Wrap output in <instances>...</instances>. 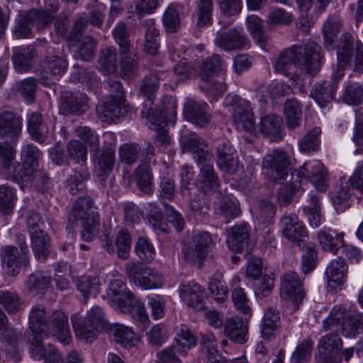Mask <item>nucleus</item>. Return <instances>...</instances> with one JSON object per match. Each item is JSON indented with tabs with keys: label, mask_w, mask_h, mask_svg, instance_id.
Masks as SVG:
<instances>
[{
	"label": "nucleus",
	"mask_w": 363,
	"mask_h": 363,
	"mask_svg": "<svg viewBox=\"0 0 363 363\" xmlns=\"http://www.w3.org/2000/svg\"><path fill=\"white\" fill-rule=\"evenodd\" d=\"M27 128L33 140L39 143L45 140L48 135V127L40 113H33L30 116Z\"/></svg>",
	"instance_id": "4c0bfd02"
},
{
	"label": "nucleus",
	"mask_w": 363,
	"mask_h": 363,
	"mask_svg": "<svg viewBox=\"0 0 363 363\" xmlns=\"http://www.w3.org/2000/svg\"><path fill=\"white\" fill-rule=\"evenodd\" d=\"M183 301L189 307L200 311L204 308V298L206 293L200 285L191 281L182 284L179 289Z\"/></svg>",
	"instance_id": "6ab92c4d"
},
{
	"label": "nucleus",
	"mask_w": 363,
	"mask_h": 363,
	"mask_svg": "<svg viewBox=\"0 0 363 363\" xmlns=\"http://www.w3.org/2000/svg\"><path fill=\"white\" fill-rule=\"evenodd\" d=\"M299 179V187L303 188L308 179L318 191H325L329 186L328 172L319 160L305 162L293 173V178Z\"/></svg>",
	"instance_id": "1a4fd4ad"
},
{
	"label": "nucleus",
	"mask_w": 363,
	"mask_h": 363,
	"mask_svg": "<svg viewBox=\"0 0 363 363\" xmlns=\"http://www.w3.org/2000/svg\"><path fill=\"white\" fill-rule=\"evenodd\" d=\"M176 108L177 103L175 100L172 97H167L164 99L160 113H153L149 111H142V116L147 118L150 125L153 126L152 128L157 132L156 138L161 145L170 143V138L164 129L163 124L174 125L177 117ZM150 128H152L150 126Z\"/></svg>",
	"instance_id": "423d86ee"
},
{
	"label": "nucleus",
	"mask_w": 363,
	"mask_h": 363,
	"mask_svg": "<svg viewBox=\"0 0 363 363\" xmlns=\"http://www.w3.org/2000/svg\"><path fill=\"white\" fill-rule=\"evenodd\" d=\"M218 165L220 169L229 174L235 173L238 168V157L237 153L229 144H223L218 150Z\"/></svg>",
	"instance_id": "2f4dec72"
},
{
	"label": "nucleus",
	"mask_w": 363,
	"mask_h": 363,
	"mask_svg": "<svg viewBox=\"0 0 363 363\" xmlns=\"http://www.w3.org/2000/svg\"><path fill=\"white\" fill-rule=\"evenodd\" d=\"M31 246L35 257L45 262L50 252V238L43 231H32Z\"/></svg>",
	"instance_id": "72a5a7b5"
},
{
	"label": "nucleus",
	"mask_w": 363,
	"mask_h": 363,
	"mask_svg": "<svg viewBox=\"0 0 363 363\" xmlns=\"http://www.w3.org/2000/svg\"><path fill=\"white\" fill-rule=\"evenodd\" d=\"M96 41L90 35L82 38L81 44L75 53V57L84 61L90 60L95 52Z\"/></svg>",
	"instance_id": "e2e57ef3"
},
{
	"label": "nucleus",
	"mask_w": 363,
	"mask_h": 363,
	"mask_svg": "<svg viewBox=\"0 0 363 363\" xmlns=\"http://www.w3.org/2000/svg\"><path fill=\"white\" fill-rule=\"evenodd\" d=\"M99 63L106 74H111L115 73L118 67L116 48L107 47L103 49L100 52Z\"/></svg>",
	"instance_id": "603ef678"
},
{
	"label": "nucleus",
	"mask_w": 363,
	"mask_h": 363,
	"mask_svg": "<svg viewBox=\"0 0 363 363\" xmlns=\"http://www.w3.org/2000/svg\"><path fill=\"white\" fill-rule=\"evenodd\" d=\"M41 153L33 144L24 145L21 148V164L13 168V176L25 185L34 184L41 174L38 170V160Z\"/></svg>",
	"instance_id": "39448f33"
},
{
	"label": "nucleus",
	"mask_w": 363,
	"mask_h": 363,
	"mask_svg": "<svg viewBox=\"0 0 363 363\" xmlns=\"http://www.w3.org/2000/svg\"><path fill=\"white\" fill-rule=\"evenodd\" d=\"M207 105L205 103L197 101L193 99H186L184 106L185 118L199 126H204L211 119L206 112Z\"/></svg>",
	"instance_id": "aec40b11"
},
{
	"label": "nucleus",
	"mask_w": 363,
	"mask_h": 363,
	"mask_svg": "<svg viewBox=\"0 0 363 363\" xmlns=\"http://www.w3.org/2000/svg\"><path fill=\"white\" fill-rule=\"evenodd\" d=\"M19 248L6 245L0 250L2 267L9 276L18 274L22 267L29 264V251L24 239L20 240Z\"/></svg>",
	"instance_id": "9b49d317"
},
{
	"label": "nucleus",
	"mask_w": 363,
	"mask_h": 363,
	"mask_svg": "<svg viewBox=\"0 0 363 363\" xmlns=\"http://www.w3.org/2000/svg\"><path fill=\"white\" fill-rule=\"evenodd\" d=\"M339 329L343 335L348 337H354L363 330V323L354 311L352 314V317L347 318L342 322Z\"/></svg>",
	"instance_id": "13d9d810"
},
{
	"label": "nucleus",
	"mask_w": 363,
	"mask_h": 363,
	"mask_svg": "<svg viewBox=\"0 0 363 363\" xmlns=\"http://www.w3.org/2000/svg\"><path fill=\"white\" fill-rule=\"evenodd\" d=\"M46 311L42 306L33 307L29 315V328L32 338L28 340L32 342L43 341L49 335L55 336L64 344L69 342L70 330L68 318L61 311L52 313L50 325L47 323Z\"/></svg>",
	"instance_id": "f03ea898"
},
{
	"label": "nucleus",
	"mask_w": 363,
	"mask_h": 363,
	"mask_svg": "<svg viewBox=\"0 0 363 363\" xmlns=\"http://www.w3.org/2000/svg\"><path fill=\"white\" fill-rule=\"evenodd\" d=\"M114 340L124 347H130L136 339V335L132 328L124 325L116 323L110 325L108 329Z\"/></svg>",
	"instance_id": "e433bc0d"
},
{
	"label": "nucleus",
	"mask_w": 363,
	"mask_h": 363,
	"mask_svg": "<svg viewBox=\"0 0 363 363\" xmlns=\"http://www.w3.org/2000/svg\"><path fill=\"white\" fill-rule=\"evenodd\" d=\"M321 48L315 42L293 45L283 50L273 62L275 72L288 76L293 65L306 74H315L321 67Z\"/></svg>",
	"instance_id": "f257e3e1"
},
{
	"label": "nucleus",
	"mask_w": 363,
	"mask_h": 363,
	"mask_svg": "<svg viewBox=\"0 0 363 363\" xmlns=\"http://www.w3.org/2000/svg\"><path fill=\"white\" fill-rule=\"evenodd\" d=\"M248 31L255 42L262 48L267 45V35L264 30L263 21L257 16L250 15L246 18Z\"/></svg>",
	"instance_id": "79ce46f5"
},
{
	"label": "nucleus",
	"mask_w": 363,
	"mask_h": 363,
	"mask_svg": "<svg viewBox=\"0 0 363 363\" xmlns=\"http://www.w3.org/2000/svg\"><path fill=\"white\" fill-rule=\"evenodd\" d=\"M71 320L76 336L82 340L94 339L100 332H107L110 325L103 308L99 306L88 310L83 320L77 313L71 317Z\"/></svg>",
	"instance_id": "7ed1b4c3"
},
{
	"label": "nucleus",
	"mask_w": 363,
	"mask_h": 363,
	"mask_svg": "<svg viewBox=\"0 0 363 363\" xmlns=\"http://www.w3.org/2000/svg\"><path fill=\"white\" fill-rule=\"evenodd\" d=\"M135 180L140 191L151 194L154 191L152 175L150 167L145 164H140L135 172Z\"/></svg>",
	"instance_id": "09e8293b"
},
{
	"label": "nucleus",
	"mask_w": 363,
	"mask_h": 363,
	"mask_svg": "<svg viewBox=\"0 0 363 363\" xmlns=\"http://www.w3.org/2000/svg\"><path fill=\"white\" fill-rule=\"evenodd\" d=\"M259 130L272 140L281 138L280 135V119L275 115H265L259 123Z\"/></svg>",
	"instance_id": "ea45409f"
},
{
	"label": "nucleus",
	"mask_w": 363,
	"mask_h": 363,
	"mask_svg": "<svg viewBox=\"0 0 363 363\" xmlns=\"http://www.w3.org/2000/svg\"><path fill=\"white\" fill-rule=\"evenodd\" d=\"M337 91L335 83L331 84L329 82H322L315 84L311 91V96L315 101L320 107H323L335 99Z\"/></svg>",
	"instance_id": "473e14b6"
},
{
	"label": "nucleus",
	"mask_w": 363,
	"mask_h": 363,
	"mask_svg": "<svg viewBox=\"0 0 363 363\" xmlns=\"http://www.w3.org/2000/svg\"><path fill=\"white\" fill-rule=\"evenodd\" d=\"M319 198L316 195H311V205L303 208L304 213L308 216V221L313 228H318L322 223V216L319 206Z\"/></svg>",
	"instance_id": "0e129e2a"
},
{
	"label": "nucleus",
	"mask_w": 363,
	"mask_h": 363,
	"mask_svg": "<svg viewBox=\"0 0 363 363\" xmlns=\"http://www.w3.org/2000/svg\"><path fill=\"white\" fill-rule=\"evenodd\" d=\"M135 251L137 255L145 262H151L155 256V249L150 240L143 237L138 238Z\"/></svg>",
	"instance_id": "69168bd1"
},
{
	"label": "nucleus",
	"mask_w": 363,
	"mask_h": 363,
	"mask_svg": "<svg viewBox=\"0 0 363 363\" xmlns=\"http://www.w3.org/2000/svg\"><path fill=\"white\" fill-rule=\"evenodd\" d=\"M320 129L318 127L313 128L300 141V150L303 152L307 153H309L312 151H316L320 145Z\"/></svg>",
	"instance_id": "680f3d73"
},
{
	"label": "nucleus",
	"mask_w": 363,
	"mask_h": 363,
	"mask_svg": "<svg viewBox=\"0 0 363 363\" xmlns=\"http://www.w3.org/2000/svg\"><path fill=\"white\" fill-rule=\"evenodd\" d=\"M116 162L114 150L111 147L98 150L95 156V172L96 174L104 179L113 170Z\"/></svg>",
	"instance_id": "393cba45"
},
{
	"label": "nucleus",
	"mask_w": 363,
	"mask_h": 363,
	"mask_svg": "<svg viewBox=\"0 0 363 363\" xmlns=\"http://www.w3.org/2000/svg\"><path fill=\"white\" fill-rule=\"evenodd\" d=\"M145 26L146 29L144 48L148 54L154 55L157 53L159 48L157 42L159 30L155 26V21L151 18L146 20Z\"/></svg>",
	"instance_id": "3c124183"
},
{
	"label": "nucleus",
	"mask_w": 363,
	"mask_h": 363,
	"mask_svg": "<svg viewBox=\"0 0 363 363\" xmlns=\"http://www.w3.org/2000/svg\"><path fill=\"white\" fill-rule=\"evenodd\" d=\"M120 55L121 59L119 65L121 74L126 79L133 78L137 74L138 71V57L135 54L132 53L130 50L124 54L121 51Z\"/></svg>",
	"instance_id": "de8ad7c7"
},
{
	"label": "nucleus",
	"mask_w": 363,
	"mask_h": 363,
	"mask_svg": "<svg viewBox=\"0 0 363 363\" xmlns=\"http://www.w3.org/2000/svg\"><path fill=\"white\" fill-rule=\"evenodd\" d=\"M352 50L353 42L351 36L345 35V42L337 51V69L333 74L331 84L335 83L337 86V82L344 76V70L350 60Z\"/></svg>",
	"instance_id": "5701e85b"
},
{
	"label": "nucleus",
	"mask_w": 363,
	"mask_h": 363,
	"mask_svg": "<svg viewBox=\"0 0 363 363\" xmlns=\"http://www.w3.org/2000/svg\"><path fill=\"white\" fill-rule=\"evenodd\" d=\"M200 164V174L198 177L197 188L204 192L216 191L218 186V177L213 168V162L203 161Z\"/></svg>",
	"instance_id": "b1692460"
},
{
	"label": "nucleus",
	"mask_w": 363,
	"mask_h": 363,
	"mask_svg": "<svg viewBox=\"0 0 363 363\" xmlns=\"http://www.w3.org/2000/svg\"><path fill=\"white\" fill-rule=\"evenodd\" d=\"M223 69V62L218 55H213L203 61L200 67L199 77L203 82H208Z\"/></svg>",
	"instance_id": "37998d69"
},
{
	"label": "nucleus",
	"mask_w": 363,
	"mask_h": 363,
	"mask_svg": "<svg viewBox=\"0 0 363 363\" xmlns=\"http://www.w3.org/2000/svg\"><path fill=\"white\" fill-rule=\"evenodd\" d=\"M0 303L8 313H14L21 308L23 301L17 294L2 291H0Z\"/></svg>",
	"instance_id": "052dcab7"
},
{
	"label": "nucleus",
	"mask_w": 363,
	"mask_h": 363,
	"mask_svg": "<svg viewBox=\"0 0 363 363\" xmlns=\"http://www.w3.org/2000/svg\"><path fill=\"white\" fill-rule=\"evenodd\" d=\"M291 182L282 184L278 189L277 198L280 205H289L293 199L296 189L300 188L299 179H296V177L293 178V174L291 175Z\"/></svg>",
	"instance_id": "6e6d98bb"
},
{
	"label": "nucleus",
	"mask_w": 363,
	"mask_h": 363,
	"mask_svg": "<svg viewBox=\"0 0 363 363\" xmlns=\"http://www.w3.org/2000/svg\"><path fill=\"white\" fill-rule=\"evenodd\" d=\"M354 311V305H350L348 307L346 305L335 306L331 310L328 318L323 322V329L325 330H337L342 322L345 320L347 318L352 317V314Z\"/></svg>",
	"instance_id": "a878e982"
},
{
	"label": "nucleus",
	"mask_w": 363,
	"mask_h": 363,
	"mask_svg": "<svg viewBox=\"0 0 363 363\" xmlns=\"http://www.w3.org/2000/svg\"><path fill=\"white\" fill-rule=\"evenodd\" d=\"M76 286L85 303L89 296H96L99 293V281L96 277H81L77 279Z\"/></svg>",
	"instance_id": "49530a36"
},
{
	"label": "nucleus",
	"mask_w": 363,
	"mask_h": 363,
	"mask_svg": "<svg viewBox=\"0 0 363 363\" xmlns=\"http://www.w3.org/2000/svg\"><path fill=\"white\" fill-rule=\"evenodd\" d=\"M280 324V315L279 311L269 307L267 308L262 317L261 323L262 337L267 340L274 339Z\"/></svg>",
	"instance_id": "cd10ccee"
},
{
	"label": "nucleus",
	"mask_w": 363,
	"mask_h": 363,
	"mask_svg": "<svg viewBox=\"0 0 363 363\" xmlns=\"http://www.w3.org/2000/svg\"><path fill=\"white\" fill-rule=\"evenodd\" d=\"M281 229L284 238L298 245L307 235L305 225L295 214H286L282 216Z\"/></svg>",
	"instance_id": "a211bd4d"
},
{
	"label": "nucleus",
	"mask_w": 363,
	"mask_h": 363,
	"mask_svg": "<svg viewBox=\"0 0 363 363\" xmlns=\"http://www.w3.org/2000/svg\"><path fill=\"white\" fill-rule=\"evenodd\" d=\"M318 240L321 248L326 252L336 255L338 252L337 242H342L344 233H337L332 230L323 229L317 234Z\"/></svg>",
	"instance_id": "f704fd0d"
},
{
	"label": "nucleus",
	"mask_w": 363,
	"mask_h": 363,
	"mask_svg": "<svg viewBox=\"0 0 363 363\" xmlns=\"http://www.w3.org/2000/svg\"><path fill=\"white\" fill-rule=\"evenodd\" d=\"M133 294L128 289L125 284L121 279L109 282L106 290V298L109 304L119 311H128L125 303Z\"/></svg>",
	"instance_id": "dca6fc26"
},
{
	"label": "nucleus",
	"mask_w": 363,
	"mask_h": 363,
	"mask_svg": "<svg viewBox=\"0 0 363 363\" xmlns=\"http://www.w3.org/2000/svg\"><path fill=\"white\" fill-rule=\"evenodd\" d=\"M22 132V118L11 111L0 114V135L10 140L14 145L18 142Z\"/></svg>",
	"instance_id": "f3484780"
},
{
	"label": "nucleus",
	"mask_w": 363,
	"mask_h": 363,
	"mask_svg": "<svg viewBox=\"0 0 363 363\" xmlns=\"http://www.w3.org/2000/svg\"><path fill=\"white\" fill-rule=\"evenodd\" d=\"M50 284V277L38 272L28 277L26 281V286L29 291L43 294L48 289Z\"/></svg>",
	"instance_id": "5fc2aeb1"
},
{
	"label": "nucleus",
	"mask_w": 363,
	"mask_h": 363,
	"mask_svg": "<svg viewBox=\"0 0 363 363\" xmlns=\"http://www.w3.org/2000/svg\"><path fill=\"white\" fill-rule=\"evenodd\" d=\"M225 334L233 342L244 344L247 340V325L239 318H228L224 323Z\"/></svg>",
	"instance_id": "c85d7f7f"
},
{
	"label": "nucleus",
	"mask_w": 363,
	"mask_h": 363,
	"mask_svg": "<svg viewBox=\"0 0 363 363\" xmlns=\"http://www.w3.org/2000/svg\"><path fill=\"white\" fill-rule=\"evenodd\" d=\"M183 7L179 4L172 3L166 9L162 16L164 28L169 33L176 32L180 26L179 13Z\"/></svg>",
	"instance_id": "c03bdc74"
},
{
	"label": "nucleus",
	"mask_w": 363,
	"mask_h": 363,
	"mask_svg": "<svg viewBox=\"0 0 363 363\" xmlns=\"http://www.w3.org/2000/svg\"><path fill=\"white\" fill-rule=\"evenodd\" d=\"M43 69L45 72V78L50 75H61L64 74L67 67V62L66 60L60 55L48 56L43 62Z\"/></svg>",
	"instance_id": "8fccbe9b"
},
{
	"label": "nucleus",
	"mask_w": 363,
	"mask_h": 363,
	"mask_svg": "<svg viewBox=\"0 0 363 363\" xmlns=\"http://www.w3.org/2000/svg\"><path fill=\"white\" fill-rule=\"evenodd\" d=\"M317 258V252L315 245L312 243H308L303 247L302 256V271L304 274H307L315 267Z\"/></svg>",
	"instance_id": "338daca9"
},
{
	"label": "nucleus",
	"mask_w": 363,
	"mask_h": 363,
	"mask_svg": "<svg viewBox=\"0 0 363 363\" xmlns=\"http://www.w3.org/2000/svg\"><path fill=\"white\" fill-rule=\"evenodd\" d=\"M318 353L315 355L316 363H340L342 342L337 333L323 336L318 342Z\"/></svg>",
	"instance_id": "ddd939ff"
},
{
	"label": "nucleus",
	"mask_w": 363,
	"mask_h": 363,
	"mask_svg": "<svg viewBox=\"0 0 363 363\" xmlns=\"http://www.w3.org/2000/svg\"><path fill=\"white\" fill-rule=\"evenodd\" d=\"M216 210L225 218L226 223L238 217L240 213L237 204L228 197H222L219 199L216 203Z\"/></svg>",
	"instance_id": "bf43d9fd"
},
{
	"label": "nucleus",
	"mask_w": 363,
	"mask_h": 363,
	"mask_svg": "<svg viewBox=\"0 0 363 363\" xmlns=\"http://www.w3.org/2000/svg\"><path fill=\"white\" fill-rule=\"evenodd\" d=\"M325 276L331 288L342 286L347 277V265L345 260L340 257L332 260L325 269Z\"/></svg>",
	"instance_id": "4be33fe9"
},
{
	"label": "nucleus",
	"mask_w": 363,
	"mask_h": 363,
	"mask_svg": "<svg viewBox=\"0 0 363 363\" xmlns=\"http://www.w3.org/2000/svg\"><path fill=\"white\" fill-rule=\"evenodd\" d=\"M224 104L231 108L236 129L252 133L255 130V121L250 103L237 95L228 94Z\"/></svg>",
	"instance_id": "9d476101"
},
{
	"label": "nucleus",
	"mask_w": 363,
	"mask_h": 363,
	"mask_svg": "<svg viewBox=\"0 0 363 363\" xmlns=\"http://www.w3.org/2000/svg\"><path fill=\"white\" fill-rule=\"evenodd\" d=\"M50 6H47V11H38L33 10L27 15V21L30 25L35 26L37 29H41L46 26L52 19V12Z\"/></svg>",
	"instance_id": "4d7b16f0"
},
{
	"label": "nucleus",
	"mask_w": 363,
	"mask_h": 363,
	"mask_svg": "<svg viewBox=\"0 0 363 363\" xmlns=\"http://www.w3.org/2000/svg\"><path fill=\"white\" fill-rule=\"evenodd\" d=\"M284 112L286 125L289 129L292 130L301 125L303 113L300 104L296 100H287Z\"/></svg>",
	"instance_id": "a19ab883"
},
{
	"label": "nucleus",
	"mask_w": 363,
	"mask_h": 363,
	"mask_svg": "<svg viewBox=\"0 0 363 363\" xmlns=\"http://www.w3.org/2000/svg\"><path fill=\"white\" fill-rule=\"evenodd\" d=\"M128 311H121L123 313H130L138 322L145 324L148 321V315L145 308L144 303L137 299L134 295L125 303Z\"/></svg>",
	"instance_id": "864d4df0"
},
{
	"label": "nucleus",
	"mask_w": 363,
	"mask_h": 363,
	"mask_svg": "<svg viewBox=\"0 0 363 363\" xmlns=\"http://www.w3.org/2000/svg\"><path fill=\"white\" fill-rule=\"evenodd\" d=\"M313 345L310 340H303L296 347L291 357L292 363H307L309 362Z\"/></svg>",
	"instance_id": "774afa93"
},
{
	"label": "nucleus",
	"mask_w": 363,
	"mask_h": 363,
	"mask_svg": "<svg viewBox=\"0 0 363 363\" xmlns=\"http://www.w3.org/2000/svg\"><path fill=\"white\" fill-rule=\"evenodd\" d=\"M341 27L340 20L337 16L328 18L323 26L324 45L326 49L333 50L335 40Z\"/></svg>",
	"instance_id": "58836bf2"
},
{
	"label": "nucleus",
	"mask_w": 363,
	"mask_h": 363,
	"mask_svg": "<svg viewBox=\"0 0 363 363\" xmlns=\"http://www.w3.org/2000/svg\"><path fill=\"white\" fill-rule=\"evenodd\" d=\"M196 340L194 335L185 325H181L178 330L177 344L174 345L181 355L185 356L187 351L196 346Z\"/></svg>",
	"instance_id": "a18cd8bd"
},
{
	"label": "nucleus",
	"mask_w": 363,
	"mask_h": 363,
	"mask_svg": "<svg viewBox=\"0 0 363 363\" xmlns=\"http://www.w3.org/2000/svg\"><path fill=\"white\" fill-rule=\"evenodd\" d=\"M280 294L283 299L290 301L297 308L304 296L298 275L293 272L285 274L281 279Z\"/></svg>",
	"instance_id": "2eb2a0df"
},
{
	"label": "nucleus",
	"mask_w": 363,
	"mask_h": 363,
	"mask_svg": "<svg viewBox=\"0 0 363 363\" xmlns=\"http://www.w3.org/2000/svg\"><path fill=\"white\" fill-rule=\"evenodd\" d=\"M108 84L116 94L109 100L98 105L96 111L101 121L110 123L116 119L124 117L128 113V107L120 82L109 79Z\"/></svg>",
	"instance_id": "0eeeda50"
},
{
	"label": "nucleus",
	"mask_w": 363,
	"mask_h": 363,
	"mask_svg": "<svg viewBox=\"0 0 363 363\" xmlns=\"http://www.w3.org/2000/svg\"><path fill=\"white\" fill-rule=\"evenodd\" d=\"M218 47L224 50L244 48L248 43L247 38L235 29L218 31L215 39Z\"/></svg>",
	"instance_id": "412c9836"
},
{
	"label": "nucleus",
	"mask_w": 363,
	"mask_h": 363,
	"mask_svg": "<svg viewBox=\"0 0 363 363\" xmlns=\"http://www.w3.org/2000/svg\"><path fill=\"white\" fill-rule=\"evenodd\" d=\"M183 146L184 150L191 151L196 154L198 163L212 160V155L210 154L206 143L202 138L195 134L184 138L183 139Z\"/></svg>",
	"instance_id": "7c9ffc66"
},
{
	"label": "nucleus",
	"mask_w": 363,
	"mask_h": 363,
	"mask_svg": "<svg viewBox=\"0 0 363 363\" xmlns=\"http://www.w3.org/2000/svg\"><path fill=\"white\" fill-rule=\"evenodd\" d=\"M71 218L80 221L82 227L81 236L83 240L89 242L96 238L99 229V218L91 198L77 199L73 204Z\"/></svg>",
	"instance_id": "20e7f679"
},
{
	"label": "nucleus",
	"mask_w": 363,
	"mask_h": 363,
	"mask_svg": "<svg viewBox=\"0 0 363 363\" xmlns=\"http://www.w3.org/2000/svg\"><path fill=\"white\" fill-rule=\"evenodd\" d=\"M212 242L211 236L208 232L197 233L191 242L183 248L185 259L192 264L200 265L206 257L208 248Z\"/></svg>",
	"instance_id": "4468645a"
},
{
	"label": "nucleus",
	"mask_w": 363,
	"mask_h": 363,
	"mask_svg": "<svg viewBox=\"0 0 363 363\" xmlns=\"http://www.w3.org/2000/svg\"><path fill=\"white\" fill-rule=\"evenodd\" d=\"M31 356L37 360L44 359L45 363H65L62 354L51 345L44 346L42 341L32 342Z\"/></svg>",
	"instance_id": "bb28decb"
},
{
	"label": "nucleus",
	"mask_w": 363,
	"mask_h": 363,
	"mask_svg": "<svg viewBox=\"0 0 363 363\" xmlns=\"http://www.w3.org/2000/svg\"><path fill=\"white\" fill-rule=\"evenodd\" d=\"M62 107L66 113L82 115L88 108V99L82 94H70L63 99Z\"/></svg>",
	"instance_id": "c9c22d12"
},
{
	"label": "nucleus",
	"mask_w": 363,
	"mask_h": 363,
	"mask_svg": "<svg viewBox=\"0 0 363 363\" xmlns=\"http://www.w3.org/2000/svg\"><path fill=\"white\" fill-rule=\"evenodd\" d=\"M289 166L287 153L281 150H274L264 158L262 174L270 181L279 182L288 177Z\"/></svg>",
	"instance_id": "f8f14e48"
},
{
	"label": "nucleus",
	"mask_w": 363,
	"mask_h": 363,
	"mask_svg": "<svg viewBox=\"0 0 363 363\" xmlns=\"http://www.w3.org/2000/svg\"><path fill=\"white\" fill-rule=\"evenodd\" d=\"M125 272L132 283L144 290L159 289L164 284L162 275L158 271L138 262H127Z\"/></svg>",
	"instance_id": "6e6552de"
},
{
	"label": "nucleus",
	"mask_w": 363,
	"mask_h": 363,
	"mask_svg": "<svg viewBox=\"0 0 363 363\" xmlns=\"http://www.w3.org/2000/svg\"><path fill=\"white\" fill-rule=\"evenodd\" d=\"M249 238V228L245 224L235 225L228 230L227 245L236 252H240L247 245Z\"/></svg>",
	"instance_id": "c756f323"
}]
</instances>
